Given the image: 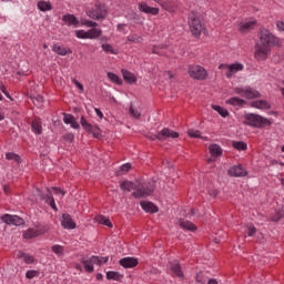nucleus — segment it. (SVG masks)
Masks as SVG:
<instances>
[{"mask_svg":"<svg viewBox=\"0 0 284 284\" xmlns=\"http://www.w3.org/2000/svg\"><path fill=\"white\" fill-rule=\"evenodd\" d=\"M271 45H276V37L270 30H262L258 34V41L255 44V59L265 61L270 57Z\"/></svg>","mask_w":284,"mask_h":284,"instance_id":"f257e3e1","label":"nucleus"},{"mask_svg":"<svg viewBox=\"0 0 284 284\" xmlns=\"http://www.w3.org/2000/svg\"><path fill=\"white\" fill-rule=\"evenodd\" d=\"M244 125H248L250 128H265L267 125H272V121L266 118H263L256 113H246L244 115Z\"/></svg>","mask_w":284,"mask_h":284,"instance_id":"f03ea898","label":"nucleus"},{"mask_svg":"<svg viewBox=\"0 0 284 284\" xmlns=\"http://www.w3.org/2000/svg\"><path fill=\"white\" fill-rule=\"evenodd\" d=\"M154 187L155 184L153 180L146 183H139L135 185V191L132 193V196H134V199H148V196H152Z\"/></svg>","mask_w":284,"mask_h":284,"instance_id":"7ed1b4c3","label":"nucleus"},{"mask_svg":"<svg viewBox=\"0 0 284 284\" xmlns=\"http://www.w3.org/2000/svg\"><path fill=\"white\" fill-rule=\"evenodd\" d=\"M189 28L193 37H201L203 32V23L197 12H191L189 14Z\"/></svg>","mask_w":284,"mask_h":284,"instance_id":"20e7f679","label":"nucleus"},{"mask_svg":"<svg viewBox=\"0 0 284 284\" xmlns=\"http://www.w3.org/2000/svg\"><path fill=\"white\" fill-rule=\"evenodd\" d=\"M235 94L243 97L244 99H261V92L256 91L254 88H234Z\"/></svg>","mask_w":284,"mask_h":284,"instance_id":"39448f33","label":"nucleus"},{"mask_svg":"<svg viewBox=\"0 0 284 284\" xmlns=\"http://www.w3.org/2000/svg\"><path fill=\"white\" fill-rule=\"evenodd\" d=\"M168 139H179V132L164 128L158 134L151 135V141H168Z\"/></svg>","mask_w":284,"mask_h":284,"instance_id":"423d86ee","label":"nucleus"},{"mask_svg":"<svg viewBox=\"0 0 284 284\" xmlns=\"http://www.w3.org/2000/svg\"><path fill=\"white\" fill-rule=\"evenodd\" d=\"M1 221L7 225H17V226L23 225V223H26V221L19 217V215H10V214L2 215Z\"/></svg>","mask_w":284,"mask_h":284,"instance_id":"0eeeda50","label":"nucleus"},{"mask_svg":"<svg viewBox=\"0 0 284 284\" xmlns=\"http://www.w3.org/2000/svg\"><path fill=\"white\" fill-rule=\"evenodd\" d=\"M47 232L48 230L45 227L28 229L23 233V239H37V236H41Z\"/></svg>","mask_w":284,"mask_h":284,"instance_id":"6e6552de","label":"nucleus"},{"mask_svg":"<svg viewBox=\"0 0 284 284\" xmlns=\"http://www.w3.org/2000/svg\"><path fill=\"white\" fill-rule=\"evenodd\" d=\"M41 201H45L50 207L54 210V212H58L59 209H57V203L54 202V196H52V191L50 189H47V194L45 193H40L39 194Z\"/></svg>","mask_w":284,"mask_h":284,"instance_id":"1a4fd4ad","label":"nucleus"},{"mask_svg":"<svg viewBox=\"0 0 284 284\" xmlns=\"http://www.w3.org/2000/svg\"><path fill=\"white\" fill-rule=\"evenodd\" d=\"M61 225L64 230H74L77 227V223L72 220V215L68 213L62 214Z\"/></svg>","mask_w":284,"mask_h":284,"instance_id":"9d476101","label":"nucleus"},{"mask_svg":"<svg viewBox=\"0 0 284 284\" xmlns=\"http://www.w3.org/2000/svg\"><path fill=\"white\" fill-rule=\"evenodd\" d=\"M119 264L121 267H124V270H129L136 267V265H139V260L136 257H123L119 261Z\"/></svg>","mask_w":284,"mask_h":284,"instance_id":"9b49d317","label":"nucleus"},{"mask_svg":"<svg viewBox=\"0 0 284 284\" xmlns=\"http://www.w3.org/2000/svg\"><path fill=\"white\" fill-rule=\"evenodd\" d=\"M254 28H256V20L243 21L239 24V31L243 34L254 30Z\"/></svg>","mask_w":284,"mask_h":284,"instance_id":"f8f14e48","label":"nucleus"},{"mask_svg":"<svg viewBox=\"0 0 284 284\" xmlns=\"http://www.w3.org/2000/svg\"><path fill=\"white\" fill-rule=\"evenodd\" d=\"M243 64L235 62L233 64H220L219 70H223L224 72H241L243 71Z\"/></svg>","mask_w":284,"mask_h":284,"instance_id":"ddd939ff","label":"nucleus"},{"mask_svg":"<svg viewBox=\"0 0 284 284\" xmlns=\"http://www.w3.org/2000/svg\"><path fill=\"white\" fill-rule=\"evenodd\" d=\"M168 12H174L176 10V2L174 0H154Z\"/></svg>","mask_w":284,"mask_h":284,"instance_id":"4468645a","label":"nucleus"},{"mask_svg":"<svg viewBox=\"0 0 284 284\" xmlns=\"http://www.w3.org/2000/svg\"><path fill=\"white\" fill-rule=\"evenodd\" d=\"M229 175L230 176H235V178L247 176V171H245L243 169V165L239 164V165H234L233 168H231L229 170Z\"/></svg>","mask_w":284,"mask_h":284,"instance_id":"2eb2a0df","label":"nucleus"},{"mask_svg":"<svg viewBox=\"0 0 284 284\" xmlns=\"http://www.w3.org/2000/svg\"><path fill=\"white\" fill-rule=\"evenodd\" d=\"M140 12H144L145 14H159V8L150 7L145 2L139 3Z\"/></svg>","mask_w":284,"mask_h":284,"instance_id":"dca6fc26","label":"nucleus"},{"mask_svg":"<svg viewBox=\"0 0 284 284\" xmlns=\"http://www.w3.org/2000/svg\"><path fill=\"white\" fill-rule=\"evenodd\" d=\"M140 205L144 212H149L150 214H156V212H159V206L154 205L152 202L142 201Z\"/></svg>","mask_w":284,"mask_h":284,"instance_id":"f3484780","label":"nucleus"},{"mask_svg":"<svg viewBox=\"0 0 284 284\" xmlns=\"http://www.w3.org/2000/svg\"><path fill=\"white\" fill-rule=\"evenodd\" d=\"M63 122L65 125H70L73 130H79V128H81L72 114L64 113Z\"/></svg>","mask_w":284,"mask_h":284,"instance_id":"a211bd4d","label":"nucleus"},{"mask_svg":"<svg viewBox=\"0 0 284 284\" xmlns=\"http://www.w3.org/2000/svg\"><path fill=\"white\" fill-rule=\"evenodd\" d=\"M251 108H256L257 110H270L272 105L265 100H256L251 102Z\"/></svg>","mask_w":284,"mask_h":284,"instance_id":"6ab92c4d","label":"nucleus"},{"mask_svg":"<svg viewBox=\"0 0 284 284\" xmlns=\"http://www.w3.org/2000/svg\"><path fill=\"white\" fill-rule=\"evenodd\" d=\"M209 152L215 159H219V156H223V149L219 144H211L209 146Z\"/></svg>","mask_w":284,"mask_h":284,"instance_id":"aec40b11","label":"nucleus"},{"mask_svg":"<svg viewBox=\"0 0 284 284\" xmlns=\"http://www.w3.org/2000/svg\"><path fill=\"white\" fill-rule=\"evenodd\" d=\"M37 8H38V10H40V12H50V10H52V2L45 1V0H40L37 3Z\"/></svg>","mask_w":284,"mask_h":284,"instance_id":"412c9836","label":"nucleus"},{"mask_svg":"<svg viewBox=\"0 0 284 284\" xmlns=\"http://www.w3.org/2000/svg\"><path fill=\"white\" fill-rule=\"evenodd\" d=\"M179 225L182 230H187V232H196V225L190 221L180 220Z\"/></svg>","mask_w":284,"mask_h":284,"instance_id":"4be33fe9","label":"nucleus"},{"mask_svg":"<svg viewBox=\"0 0 284 284\" xmlns=\"http://www.w3.org/2000/svg\"><path fill=\"white\" fill-rule=\"evenodd\" d=\"M62 21H64V23H67V26H74V28H77V26H79V19H77V17H74V14L63 16Z\"/></svg>","mask_w":284,"mask_h":284,"instance_id":"5701e85b","label":"nucleus"},{"mask_svg":"<svg viewBox=\"0 0 284 284\" xmlns=\"http://www.w3.org/2000/svg\"><path fill=\"white\" fill-rule=\"evenodd\" d=\"M52 50L55 52V54H59L60 57H65V54H72V50L61 47L59 44H54Z\"/></svg>","mask_w":284,"mask_h":284,"instance_id":"b1692460","label":"nucleus"},{"mask_svg":"<svg viewBox=\"0 0 284 284\" xmlns=\"http://www.w3.org/2000/svg\"><path fill=\"white\" fill-rule=\"evenodd\" d=\"M171 271L173 272L174 276L183 278V270H181V264H179V262L171 263Z\"/></svg>","mask_w":284,"mask_h":284,"instance_id":"393cba45","label":"nucleus"},{"mask_svg":"<svg viewBox=\"0 0 284 284\" xmlns=\"http://www.w3.org/2000/svg\"><path fill=\"white\" fill-rule=\"evenodd\" d=\"M227 105H234V106H241V105H246L247 101L241 98L233 97L229 100H226Z\"/></svg>","mask_w":284,"mask_h":284,"instance_id":"a878e982","label":"nucleus"},{"mask_svg":"<svg viewBox=\"0 0 284 284\" xmlns=\"http://www.w3.org/2000/svg\"><path fill=\"white\" fill-rule=\"evenodd\" d=\"M101 34H103V31L101 29H97V28H92L87 31V37H88V39H91V40L99 39V37H101Z\"/></svg>","mask_w":284,"mask_h":284,"instance_id":"bb28decb","label":"nucleus"},{"mask_svg":"<svg viewBox=\"0 0 284 284\" xmlns=\"http://www.w3.org/2000/svg\"><path fill=\"white\" fill-rule=\"evenodd\" d=\"M120 187L123 192H132V190L136 189V184L131 181H123L120 183Z\"/></svg>","mask_w":284,"mask_h":284,"instance_id":"cd10ccee","label":"nucleus"},{"mask_svg":"<svg viewBox=\"0 0 284 284\" xmlns=\"http://www.w3.org/2000/svg\"><path fill=\"white\" fill-rule=\"evenodd\" d=\"M88 17H90V19H95L97 21H99V19H105V12L95 9V11H88Z\"/></svg>","mask_w":284,"mask_h":284,"instance_id":"c85d7f7f","label":"nucleus"},{"mask_svg":"<svg viewBox=\"0 0 284 284\" xmlns=\"http://www.w3.org/2000/svg\"><path fill=\"white\" fill-rule=\"evenodd\" d=\"M189 77L195 81H205L207 79V72H190Z\"/></svg>","mask_w":284,"mask_h":284,"instance_id":"c756f323","label":"nucleus"},{"mask_svg":"<svg viewBox=\"0 0 284 284\" xmlns=\"http://www.w3.org/2000/svg\"><path fill=\"white\" fill-rule=\"evenodd\" d=\"M89 261L91 262V264L93 265H99L101 266V261H103V263H108L110 261L109 256H104V257H99L97 255H92Z\"/></svg>","mask_w":284,"mask_h":284,"instance_id":"7c9ffc66","label":"nucleus"},{"mask_svg":"<svg viewBox=\"0 0 284 284\" xmlns=\"http://www.w3.org/2000/svg\"><path fill=\"white\" fill-rule=\"evenodd\" d=\"M123 278V274L116 271H109L106 272V280L108 281H121Z\"/></svg>","mask_w":284,"mask_h":284,"instance_id":"2f4dec72","label":"nucleus"},{"mask_svg":"<svg viewBox=\"0 0 284 284\" xmlns=\"http://www.w3.org/2000/svg\"><path fill=\"white\" fill-rule=\"evenodd\" d=\"M123 79L125 81V83H129L130 85L136 83V75H134V73L132 72H123Z\"/></svg>","mask_w":284,"mask_h":284,"instance_id":"473e14b6","label":"nucleus"},{"mask_svg":"<svg viewBox=\"0 0 284 284\" xmlns=\"http://www.w3.org/2000/svg\"><path fill=\"white\" fill-rule=\"evenodd\" d=\"M18 258H23V261H24V263H27V265H32V263H34V256H32L30 254L22 253V252H19Z\"/></svg>","mask_w":284,"mask_h":284,"instance_id":"72a5a7b5","label":"nucleus"},{"mask_svg":"<svg viewBox=\"0 0 284 284\" xmlns=\"http://www.w3.org/2000/svg\"><path fill=\"white\" fill-rule=\"evenodd\" d=\"M95 221H98V223H100V225H105L106 227H113L112 222L110 221V219H108L103 215L97 216Z\"/></svg>","mask_w":284,"mask_h":284,"instance_id":"f704fd0d","label":"nucleus"},{"mask_svg":"<svg viewBox=\"0 0 284 284\" xmlns=\"http://www.w3.org/2000/svg\"><path fill=\"white\" fill-rule=\"evenodd\" d=\"M108 79H110V81H112V83H116V85H123V80H121V78H119V75H116L114 72H108Z\"/></svg>","mask_w":284,"mask_h":284,"instance_id":"c9c22d12","label":"nucleus"},{"mask_svg":"<svg viewBox=\"0 0 284 284\" xmlns=\"http://www.w3.org/2000/svg\"><path fill=\"white\" fill-rule=\"evenodd\" d=\"M81 263L85 272H89V273L94 272V265L92 264V262H90V260L82 258Z\"/></svg>","mask_w":284,"mask_h":284,"instance_id":"e433bc0d","label":"nucleus"},{"mask_svg":"<svg viewBox=\"0 0 284 284\" xmlns=\"http://www.w3.org/2000/svg\"><path fill=\"white\" fill-rule=\"evenodd\" d=\"M212 108L215 110V112H219L223 116V119L230 116V112L225 108H222L216 104H213Z\"/></svg>","mask_w":284,"mask_h":284,"instance_id":"4c0bfd02","label":"nucleus"},{"mask_svg":"<svg viewBox=\"0 0 284 284\" xmlns=\"http://www.w3.org/2000/svg\"><path fill=\"white\" fill-rule=\"evenodd\" d=\"M80 124L82 125L83 130H85V132H92V124L85 120V116H81Z\"/></svg>","mask_w":284,"mask_h":284,"instance_id":"58836bf2","label":"nucleus"},{"mask_svg":"<svg viewBox=\"0 0 284 284\" xmlns=\"http://www.w3.org/2000/svg\"><path fill=\"white\" fill-rule=\"evenodd\" d=\"M233 148L235 150L245 151L247 150V143L243 141H233Z\"/></svg>","mask_w":284,"mask_h":284,"instance_id":"ea45409f","label":"nucleus"},{"mask_svg":"<svg viewBox=\"0 0 284 284\" xmlns=\"http://www.w3.org/2000/svg\"><path fill=\"white\" fill-rule=\"evenodd\" d=\"M31 129L34 134H42L43 128L41 126V123L34 121L31 123Z\"/></svg>","mask_w":284,"mask_h":284,"instance_id":"a19ab883","label":"nucleus"},{"mask_svg":"<svg viewBox=\"0 0 284 284\" xmlns=\"http://www.w3.org/2000/svg\"><path fill=\"white\" fill-rule=\"evenodd\" d=\"M126 41H128L129 43H141V41H143V37L136 36V34H130V36L126 38Z\"/></svg>","mask_w":284,"mask_h":284,"instance_id":"79ce46f5","label":"nucleus"},{"mask_svg":"<svg viewBox=\"0 0 284 284\" xmlns=\"http://www.w3.org/2000/svg\"><path fill=\"white\" fill-rule=\"evenodd\" d=\"M8 161H16V163H21V156L17 153L9 152L6 154Z\"/></svg>","mask_w":284,"mask_h":284,"instance_id":"37998d69","label":"nucleus"},{"mask_svg":"<svg viewBox=\"0 0 284 284\" xmlns=\"http://www.w3.org/2000/svg\"><path fill=\"white\" fill-rule=\"evenodd\" d=\"M31 99L37 108H43V95H36Z\"/></svg>","mask_w":284,"mask_h":284,"instance_id":"c03bdc74","label":"nucleus"},{"mask_svg":"<svg viewBox=\"0 0 284 284\" xmlns=\"http://www.w3.org/2000/svg\"><path fill=\"white\" fill-rule=\"evenodd\" d=\"M281 219H283V212L281 211H276L272 216H271V221L273 223H278V221H281Z\"/></svg>","mask_w":284,"mask_h":284,"instance_id":"a18cd8bd","label":"nucleus"},{"mask_svg":"<svg viewBox=\"0 0 284 284\" xmlns=\"http://www.w3.org/2000/svg\"><path fill=\"white\" fill-rule=\"evenodd\" d=\"M51 250L53 254H57V256H63V246L57 244L53 245Z\"/></svg>","mask_w":284,"mask_h":284,"instance_id":"49530a36","label":"nucleus"},{"mask_svg":"<svg viewBox=\"0 0 284 284\" xmlns=\"http://www.w3.org/2000/svg\"><path fill=\"white\" fill-rule=\"evenodd\" d=\"M116 30L118 32H120L121 34H128V24L125 23H119L116 26Z\"/></svg>","mask_w":284,"mask_h":284,"instance_id":"de8ad7c7","label":"nucleus"},{"mask_svg":"<svg viewBox=\"0 0 284 284\" xmlns=\"http://www.w3.org/2000/svg\"><path fill=\"white\" fill-rule=\"evenodd\" d=\"M81 26H85L87 28H97L99 23L92 21V20H82Z\"/></svg>","mask_w":284,"mask_h":284,"instance_id":"09e8293b","label":"nucleus"},{"mask_svg":"<svg viewBox=\"0 0 284 284\" xmlns=\"http://www.w3.org/2000/svg\"><path fill=\"white\" fill-rule=\"evenodd\" d=\"M189 136H191V139H203L199 130H189Z\"/></svg>","mask_w":284,"mask_h":284,"instance_id":"8fccbe9b","label":"nucleus"},{"mask_svg":"<svg viewBox=\"0 0 284 284\" xmlns=\"http://www.w3.org/2000/svg\"><path fill=\"white\" fill-rule=\"evenodd\" d=\"M187 72H205L201 65H189Z\"/></svg>","mask_w":284,"mask_h":284,"instance_id":"3c124183","label":"nucleus"},{"mask_svg":"<svg viewBox=\"0 0 284 284\" xmlns=\"http://www.w3.org/2000/svg\"><path fill=\"white\" fill-rule=\"evenodd\" d=\"M129 113H130L131 116H134V119H140L141 118V112H139L138 110H134L132 104L129 108Z\"/></svg>","mask_w":284,"mask_h":284,"instance_id":"603ef678","label":"nucleus"},{"mask_svg":"<svg viewBox=\"0 0 284 284\" xmlns=\"http://www.w3.org/2000/svg\"><path fill=\"white\" fill-rule=\"evenodd\" d=\"M75 37L78 39H88V31H85V30H77L75 31Z\"/></svg>","mask_w":284,"mask_h":284,"instance_id":"864d4df0","label":"nucleus"},{"mask_svg":"<svg viewBox=\"0 0 284 284\" xmlns=\"http://www.w3.org/2000/svg\"><path fill=\"white\" fill-rule=\"evenodd\" d=\"M89 132L93 134L94 139H99V136H101V129H99V126H92V130Z\"/></svg>","mask_w":284,"mask_h":284,"instance_id":"5fc2aeb1","label":"nucleus"},{"mask_svg":"<svg viewBox=\"0 0 284 284\" xmlns=\"http://www.w3.org/2000/svg\"><path fill=\"white\" fill-rule=\"evenodd\" d=\"M71 81L75 85V88H78V90H80V92L84 91L83 84H81V82H79V80H77V78H71Z\"/></svg>","mask_w":284,"mask_h":284,"instance_id":"6e6d98bb","label":"nucleus"},{"mask_svg":"<svg viewBox=\"0 0 284 284\" xmlns=\"http://www.w3.org/2000/svg\"><path fill=\"white\" fill-rule=\"evenodd\" d=\"M256 234V226L254 225H248L247 226V236H254Z\"/></svg>","mask_w":284,"mask_h":284,"instance_id":"4d7b16f0","label":"nucleus"},{"mask_svg":"<svg viewBox=\"0 0 284 284\" xmlns=\"http://www.w3.org/2000/svg\"><path fill=\"white\" fill-rule=\"evenodd\" d=\"M102 50L104 52H109L111 54H114V49L112 48V44H102Z\"/></svg>","mask_w":284,"mask_h":284,"instance_id":"13d9d810","label":"nucleus"},{"mask_svg":"<svg viewBox=\"0 0 284 284\" xmlns=\"http://www.w3.org/2000/svg\"><path fill=\"white\" fill-rule=\"evenodd\" d=\"M63 140L67 141V143H72L74 141V134L73 133H67L63 135Z\"/></svg>","mask_w":284,"mask_h":284,"instance_id":"bf43d9fd","label":"nucleus"},{"mask_svg":"<svg viewBox=\"0 0 284 284\" xmlns=\"http://www.w3.org/2000/svg\"><path fill=\"white\" fill-rule=\"evenodd\" d=\"M131 170H132V164H130V163H125L120 166V172H129Z\"/></svg>","mask_w":284,"mask_h":284,"instance_id":"052dcab7","label":"nucleus"},{"mask_svg":"<svg viewBox=\"0 0 284 284\" xmlns=\"http://www.w3.org/2000/svg\"><path fill=\"white\" fill-rule=\"evenodd\" d=\"M26 276L27 278H34L36 276H39V271H28Z\"/></svg>","mask_w":284,"mask_h":284,"instance_id":"680f3d73","label":"nucleus"},{"mask_svg":"<svg viewBox=\"0 0 284 284\" xmlns=\"http://www.w3.org/2000/svg\"><path fill=\"white\" fill-rule=\"evenodd\" d=\"M51 190L54 192V194H62V196H65V191H63L57 186H53Z\"/></svg>","mask_w":284,"mask_h":284,"instance_id":"e2e57ef3","label":"nucleus"},{"mask_svg":"<svg viewBox=\"0 0 284 284\" xmlns=\"http://www.w3.org/2000/svg\"><path fill=\"white\" fill-rule=\"evenodd\" d=\"M0 90H1V92H3V94H6V97H7L8 99H10V93H8V90H6V85H1V87H0Z\"/></svg>","mask_w":284,"mask_h":284,"instance_id":"0e129e2a","label":"nucleus"},{"mask_svg":"<svg viewBox=\"0 0 284 284\" xmlns=\"http://www.w3.org/2000/svg\"><path fill=\"white\" fill-rule=\"evenodd\" d=\"M276 27L284 32V21H277Z\"/></svg>","mask_w":284,"mask_h":284,"instance_id":"69168bd1","label":"nucleus"},{"mask_svg":"<svg viewBox=\"0 0 284 284\" xmlns=\"http://www.w3.org/2000/svg\"><path fill=\"white\" fill-rule=\"evenodd\" d=\"M95 113L98 114L99 119H103V112H101L99 109H94Z\"/></svg>","mask_w":284,"mask_h":284,"instance_id":"338daca9","label":"nucleus"},{"mask_svg":"<svg viewBox=\"0 0 284 284\" xmlns=\"http://www.w3.org/2000/svg\"><path fill=\"white\" fill-rule=\"evenodd\" d=\"M207 284H219V281H216V278H211Z\"/></svg>","mask_w":284,"mask_h":284,"instance_id":"774afa93","label":"nucleus"}]
</instances>
